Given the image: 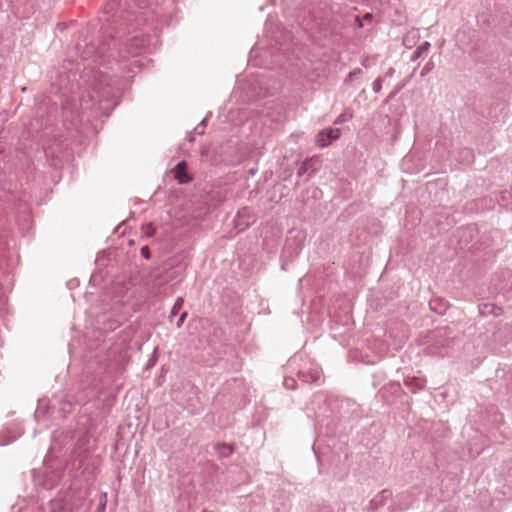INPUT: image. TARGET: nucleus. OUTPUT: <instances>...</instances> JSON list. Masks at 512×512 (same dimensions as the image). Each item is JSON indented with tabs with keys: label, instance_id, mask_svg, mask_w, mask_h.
Masks as SVG:
<instances>
[{
	"label": "nucleus",
	"instance_id": "f257e3e1",
	"mask_svg": "<svg viewBox=\"0 0 512 512\" xmlns=\"http://www.w3.org/2000/svg\"><path fill=\"white\" fill-rule=\"evenodd\" d=\"M164 0H108L99 18L101 26H87L80 31L75 47L69 51L65 69L77 85L85 87L79 98L78 111H112L117 105L129 76L143 67V59H134L145 53L150 45L147 31L138 28L147 22L153 5Z\"/></svg>",
	"mask_w": 512,
	"mask_h": 512
},
{
	"label": "nucleus",
	"instance_id": "4be33fe9",
	"mask_svg": "<svg viewBox=\"0 0 512 512\" xmlns=\"http://www.w3.org/2000/svg\"><path fill=\"white\" fill-rule=\"evenodd\" d=\"M314 21L320 30H332L328 18H321L320 16L314 15Z\"/></svg>",
	"mask_w": 512,
	"mask_h": 512
},
{
	"label": "nucleus",
	"instance_id": "cd10ccee",
	"mask_svg": "<svg viewBox=\"0 0 512 512\" xmlns=\"http://www.w3.org/2000/svg\"><path fill=\"white\" fill-rule=\"evenodd\" d=\"M361 74H362V69L356 68V69L352 70L351 72H349V74L347 75L346 81H351L352 79L360 76Z\"/></svg>",
	"mask_w": 512,
	"mask_h": 512
},
{
	"label": "nucleus",
	"instance_id": "e433bc0d",
	"mask_svg": "<svg viewBox=\"0 0 512 512\" xmlns=\"http://www.w3.org/2000/svg\"><path fill=\"white\" fill-rule=\"evenodd\" d=\"M395 73V69L390 67L387 72L385 73V77H392Z\"/></svg>",
	"mask_w": 512,
	"mask_h": 512
},
{
	"label": "nucleus",
	"instance_id": "c756f323",
	"mask_svg": "<svg viewBox=\"0 0 512 512\" xmlns=\"http://www.w3.org/2000/svg\"><path fill=\"white\" fill-rule=\"evenodd\" d=\"M205 127H206V118H204L195 128H194V131L199 134V135H202L204 133V130H205Z\"/></svg>",
	"mask_w": 512,
	"mask_h": 512
},
{
	"label": "nucleus",
	"instance_id": "39448f33",
	"mask_svg": "<svg viewBox=\"0 0 512 512\" xmlns=\"http://www.w3.org/2000/svg\"><path fill=\"white\" fill-rule=\"evenodd\" d=\"M180 269L181 267H178V269H169L165 273L156 276L152 283V288L156 290L155 292L160 293L161 287L164 284H176L181 281Z\"/></svg>",
	"mask_w": 512,
	"mask_h": 512
},
{
	"label": "nucleus",
	"instance_id": "4c0bfd02",
	"mask_svg": "<svg viewBox=\"0 0 512 512\" xmlns=\"http://www.w3.org/2000/svg\"><path fill=\"white\" fill-rule=\"evenodd\" d=\"M355 19H356V22H357V24H358V27L362 28V27L364 26V24H363V21H364V20H363V18H361V17H359V16H356V18H355Z\"/></svg>",
	"mask_w": 512,
	"mask_h": 512
},
{
	"label": "nucleus",
	"instance_id": "412c9836",
	"mask_svg": "<svg viewBox=\"0 0 512 512\" xmlns=\"http://www.w3.org/2000/svg\"><path fill=\"white\" fill-rule=\"evenodd\" d=\"M405 385L409 387L411 391H416L417 389L423 388L424 382L419 378H411L405 381Z\"/></svg>",
	"mask_w": 512,
	"mask_h": 512
},
{
	"label": "nucleus",
	"instance_id": "4468645a",
	"mask_svg": "<svg viewBox=\"0 0 512 512\" xmlns=\"http://www.w3.org/2000/svg\"><path fill=\"white\" fill-rule=\"evenodd\" d=\"M429 307L433 312L444 315L449 308V303L443 298L435 297L429 301Z\"/></svg>",
	"mask_w": 512,
	"mask_h": 512
},
{
	"label": "nucleus",
	"instance_id": "f8f14e48",
	"mask_svg": "<svg viewBox=\"0 0 512 512\" xmlns=\"http://www.w3.org/2000/svg\"><path fill=\"white\" fill-rule=\"evenodd\" d=\"M51 408L46 400H39L34 416L38 422L47 420L51 416Z\"/></svg>",
	"mask_w": 512,
	"mask_h": 512
},
{
	"label": "nucleus",
	"instance_id": "6ab92c4d",
	"mask_svg": "<svg viewBox=\"0 0 512 512\" xmlns=\"http://www.w3.org/2000/svg\"><path fill=\"white\" fill-rule=\"evenodd\" d=\"M353 111L350 108L345 109L334 121V124L341 125L353 118Z\"/></svg>",
	"mask_w": 512,
	"mask_h": 512
},
{
	"label": "nucleus",
	"instance_id": "9b49d317",
	"mask_svg": "<svg viewBox=\"0 0 512 512\" xmlns=\"http://www.w3.org/2000/svg\"><path fill=\"white\" fill-rule=\"evenodd\" d=\"M50 512H72L70 500L66 496L51 500Z\"/></svg>",
	"mask_w": 512,
	"mask_h": 512
},
{
	"label": "nucleus",
	"instance_id": "ea45409f",
	"mask_svg": "<svg viewBox=\"0 0 512 512\" xmlns=\"http://www.w3.org/2000/svg\"><path fill=\"white\" fill-rule=\"evenodd\" d=\"M440 346H441V347H446V346H448V344L441 343V344H440Z\"/></svg>",
	"mask_w": 512,
	"mask_h": 512
},
{
	"label": "nucleus",
	"instance_id": "aec40b11",
	"mask_svg": "<svg viewBox=\"0 0 512 512\" xmlns=\"http://www.w3.org/2000/svg\"><path fill=\"white\" fill-rule=\"evenodd\" d=\"M479 310H480V313L481 314H494V315H499L501 313V308L495 306L494 304H490V303H487V304H483L482 306L479 307Z\"/></svg>",
	"mask_w": 512,
	"mask_h": 512
},
{
	"label": "nucleus",
	"instance_id": "bb28decb",
	"mask_svg": "<svg viewBox=\"0 0 512 512\" xmlns=\"http://www.w3.org/2000/svg\"><path fill=\"white\" fill-rule=\"evenodd\" d=\"M434 68V62L432 60H429L425 65L424 67L422 68L421 72H420V76L421 77H424L426 76L428 73H430Z\"/></svg>",
	"mask_w": 512,
	"mask_h": 512
},
{
	"label": "nucleus",
	"instance_id": "f3484780",
	"mask_svg": "<svg viewBox=\"0 0 512 512\" xmlns=\"http://www.w3.org/2000/svg\"><path fill=\"white\" fill-rule=\"evenodd\" d=\"M220 458H228L233 453V446L227 443H219L215 446Z\"/></svg>",
	"mask_w": 512,
	"mask_h": 512
},
{
	"label": "nucleus",
	"instance_id": "393cba45",
	"mask_svg": "<svg viewBox=\"0 0 512 512\" xmlns=\"http://www.w3.org/2000/svg\"><path fill=\"white\" fill-rule=\"evenodd\" d=\"M21 435V433H18L16 435H12V436H8L7 438H4V435L2 432H0V446H5V445H8L10 443H12L13 441H15L19 436Z\"/></svg>",
	"mask_w": 512,
	"mask_h": 512
},
{
	"label": "nucleus",
	"instance_id": "473e14b6",
	"mask_svg": "<svg viewBox=\"0 0 512 512\" xmlns=\"http://www.w3.org/2000/svg\"><path fill=\"white\" fill-rule=\"evenodd\" d=\"M141 255L146 259L149 260L151 257L149 247L147 245L143 246L141 248Z\"/></svg>",
	"mask_w": 512,
	"mask_h": 512
},
{
	"label": "nucleus",
	"instance_id": "c9c22d12",
	"mask_svg": "<svg viewBox=\"0 0 512 512\" xmlns=\"http://www.w3.org/2000/svg\"><path fill=\"white\" fill-rule=\"evenodd\" d=\"M374 19V16L372 13H366L364 16H363V20L365 21H369V22H372Z\"/></svg>",
	"mask_w": 512,
	"mask_h": 512
},
{
	"label": "nucleus",
	"instance_id": "c85d7f7f",
	"mask_svg": "<svg viewBox=\"0 0 512 512\" xmlns=\"http://www.w3.org/2000/svg\"><path fill=\"white\" fill-rule=\"evenodd\" d=\"M382 89V78H377L372 84V90L374 93H379Z\"/></svg>",
	"mask_w": 512,
	"mask_h": 512
},
{
	"label": "nucleus",
	"instance_id": "dca6fc26",
	"mask_svg": "<svg viewBox=\"0 0 512 512\" xmlns=\"http://www.w3.org/2000/svg\"><path fill=\"white\" fill-rule=\"evenodd\" d=\"M430 46L431 45H430V43L428 41H424L423 43H421L416 48V50L412 53V55L410 57V60L411 61H416L417 59L422 57L424 54H427L428 51H429Z\"/></svg>",
	"mask_w": 512,
	"mask_h": 512
},
{
	"label": "nucleus",
	"instance_id": "1a4fd4ad",
	"mask_svg": "<svg viewBox=\"0 0 512 512\" xmlns=\"http://www.w3.org/2000/svg\"><path fill=\"white\" fill-rule=\"evenodd\" d=\"M392 497V492L388 489H383L376 496H374L369 504L365 507L366 512H376L380 508L386 505L389 499Z\"/></svg>",
	"mask_w": 512,
	"mask_h": 512
},
{
	"label": "nucleus",
	"instance_id": "9d476101",
	"mask_svg": "<svg viewBox=\"0 0 512 512\" xmlns=\"http://www.w3.org/2000/svg\"><path fill=\"white\" fill-rule=\"evenodd\" d=\"M413 496L409 492H402L392 500L388 507L389 512L403 511L408 509L413 503Z\"/></svg>",
	"mask_w": 512,
	"mask_h": 512
},
{
	"label": "nucleus",
	"instance_id": "a878e982",
	"mask_svg": "<svg viewBox=\"0 0 512 512\" xmlns=\"http://www.w3.org/2000/svg\"><path fill=\"white\" fill-rule=\"evenodd\" d=\"M72 404L70 401H65L62 407L59 409L61 417L65 418L67 414L71 412Z\"/></svg>",
	"mask_w": 512,
	"mask_h": 512
},
{
	"label": "nucleus",
	"instance_id": "2eb2a0df",
	"mask_svg": "<svg viewBox=\"0 0 512 512\" xmlns=\"http://www.w3.org/2000/svg\"><path fill=\"white\" fill-rule=\"evenodd\" d=\"M457 160L464 164H471L474 161L473 151L469 148H461Z\"/></svg>",
	"mask_w": 512,
	"mask_h": 512
},
{
	"label": "nucleus",
	"instance_id": "6e6552de",
	"mask_svg": "<svg viewBox=\"0 0 512 512\" xmlns=\"http://www.w3.org/2000/svg\"><path fill=\"white\" fill-rule=\"evenodd\" d=\"M341 135L339 128H326L321 130L316 137V143L319 147L324 148L329 146L333 141L337 140Z\"/></svg>",
	"mask_w": 512,
	"mask_h": 512
},
{
	"label": "nucleus",
	"instance_id": "72a5a7b5",
	"mask_svg": "<svg viewBox=\"0 0 512 512\" xmlns=\"http://www.w3.org/2000/svg\"><path fill=\"white\" fill-rule=\"evenodd\" d=\"M257 83H258L259 88H260L261 90H262V89H264V90H265L264 95H265V94H269V93H270L269 88H267V87L265 86V83H264V79H263V78H261V79H257Z\"/></svg>",
	"mask_w": 512,
	"mask_h": 512
},
{
	"label": "nucleus",
	"instance_id": "ddd939ff",
	"mask_svg": "<svg viewBox=\"0 0 512 512\" xmlns=\"http://www.w3.org/2000/svg\"><path fill=\"white\" fill-rule=\"evenodd\" d=\"M174 177L181 184H185L191 181V178L187 172V165L185 161H181L176 164L174 168Z\"/></svg>",
	"mask_w": 512,
	"mask_h": 512
},
{
	"label": "nucleus",
	"instance_id": "58836bf2",
	"mask_svg": "<svg viewBox=\"0 0 512 512\" xmlns=\"http://www.w3.org/2000/svg\"><path fill=\"white\" fill-rule=\"evenodd\" d=\"M289 242H290V240H289V239H287V243H286V247H285V249H286V250H287V249L289 248V246H290V243H289Z\"/></svg>",
	"mask_w": 512,
	"mask_h": 512
},
{
	"label": "nucleus",
	"instance_id": "20e7f679",
	"mask_svg": "<svg viewBox=\"0 0 512 512\" xmlns=\"http://www.w3.org/2000/svg\"><path fill=\"white\" fill-rule=\"evenodd\" d=\"M126 317L120 314L116 309L98 314L94 319V329L100 333H109L115 331L124 322Z\"/></svg>",
	"mask_w": 512,
	"mask_h": 512
},
{
	"label": "nucleus",
	"instance_id": "f03ea898",
	"mask_svg": "<svg viewBox=\"0 0 512 512\" xmlns=\"http://www.w3.org/2000/svg\"><path fill=\"white\" fill-rule=\"evenodd\" d=\"M266 33H270V26L268 23L265 25ZM269 37V42L266 46L262 45V42L259 41L255 44V46L250 51V57H256L260 53H263V56L271 55L272 60L269 63L271 68L279 67L284 68L283 59L290 60V44L292 41V37L290 32L286 30H277L276 33H273Z\"/></svg>",
	"mask_w": 512,
	"mask_h": 512
},
{
	"label": "nucleus",
	"instance_id": "a211bd4d",
	"mask_svg": "<svg viewBox=\"0 0 512 512\" xmlns=\"http://www.w3.org/2000/svg\"><path fill=\"white\" fill-rule=\"evenodd\" d=\"M417 39H419V31L412 30V31L408 32L406 34V36L404 37L403 44L406 47L411 48L415 44Z\"/></svg>",
	"mask_w": 512,
	"mask_h": 512
},
{
	"label": "nucleus",
	"instance_id": "b1692460",
	"mask_svg": "<svg viewBox=\"0 0 512 512\" xmlns=\"http://www.w3.org/2000/svg\"><path fill=\"white\" fill-rule=\"evenodd\" d=\"M141 229V238H150L155 234V228L152 226V224L143 225Z\"/></svg>",
	"mask_w": 512,
	"mask_h": 512
},
{
	"label": "nucleus",
	"instance_id": "7ed1b4c3",
	"mask_svg": "<svg viewBox=\"0 0 512 512\" xmlns=\"http://www.w3.org/2000/svg\"><path fill=\"white\" fill-rule=\"evenodd\" d=\"M289 375L284 377L283 385L287 389H295L297 382L316 383L321 379L322 370L318 364L301 354L292 356L287 364Z\"/></svg>",
	"mask_w": 512,
	"mask_h": 512
},
{
	"label": "nucleus",
	"instance_id": "423d86ee",
	"mask_svg": "<svg viewBox=\"0 0 512 512\" xmlns=\"http://www.w3.org/2000/svg\"><path fill=\"white\" fill-rule=\"evenodd\" d=\"M61 478V471L48 470L45 468L41 474L35 475V483L42 486L46 490L53 489Z\"/></svg>",
	"mask_w": 512,
	"mask_h": 512
},
{
	"label": "nucleus",
	"instance_id": "2f4dec72",
	"mask_svg": "<svg viewBox=\"0 0 512 512\" xmlns=\"http://www.w3.org/2000/svg\"><path fill=\"white\" fill-rule=\"evenodd\" d=\"M106 501H107V493H102L101 494L100 503H99V507H98L99 512H104L105 511Z\"/></svg>",
	"mask_w": 512,
	"mask_h": 512
},
{
	"label": "nucleus",
	"instance_id": "5701e85b",
	"mask_svg": "<svg viewBox=\"0 0 512 512\" xmlns=\"http://www.w3.org/2000/svg\"><path fill=\"white\" fill-rule=\"evenodd\" d=\"M183 304H184V300L183 298L181 297H178L171 309V312H170V315H169V318L172 319L174 316H176L178 314V312L180 311V309L183 307Z\"/></svg>",
	"mask_w": 512,
	"mask_h": 512
},
{
	"label": "nucleus",
	"instance_id": "7c9ffc66",
	"mask_svg": "<svg viewBox=\"0 0 512 512\" xmlns=\"http://www.w3.org/2000/svg\"><path fill=\"white\" fill-rule=\"evenodd\" d=\"M448 328H438L432 332V338L442 337L447 334Z\"/></svg>",
	"mask_w": 512,
	"mask_h": 512
},
{
	"label": "nucleus",
	"instance_id": "0eeeda50",
	"mask_svg": "<svg viewBox=\"0 0 512 512\" xmlns=\"http://www.w3.org/2000/svg\"><path fill=\"white\" fill-rule=\"evenodd\" d=\"M322 166V161L317 157L313 156L311 158L305 159V161L300 165L297 175L298 177L306 176L307 180L310 179L317 171L320 170Z\"/></svg>",
	"mask_w": 512,
	"mask_h": 512
},
{
	"label": "nucleus",
	"instance_id": "f704fd0d",
	"mask_svg": "<svg viewBox=\"0 0 512 512\" xmlns=\"http://www.w3.org/2000/svg\"><path fill=\"white\" fill-rule=\"evenodd\" d=\"M186 317H187V312H183L180 315V317H179V319H178V321L176 323L177 328H180L182 326V324L184 323Z\"/></svg>",
	"mask_w": 512,
	"mask_h": 512
}]
</instances>
